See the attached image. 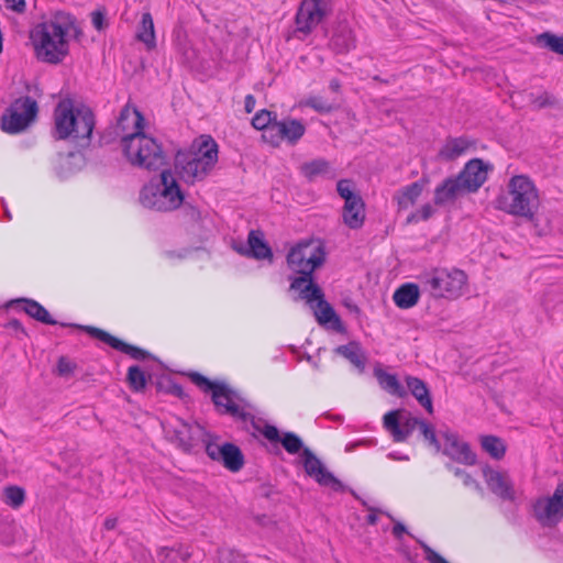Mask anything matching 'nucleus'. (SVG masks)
Masks as SVG:
<instances>
[{
    "label": "nucleus",
    "mask_w": 563,
    "mask_h": 563,
    "mask_svg": "<svg viewBox=\"0 0 563 563\" xmlns=\"http://www.w3.org/2000/svg\"><path fill=\"white\" fill-rule=\"evenodd\" d=\"M5 328L10 329V330L19 331L22 334L27 335L23 324L18 319L9 320L8 323L5 324Z\"/></svg>",
    "instance_id": "obj_54"
},
{
    "label": "nucleus",
    "mask_w": 563,
    "mask_h": 563,
    "mask_svg": "<svg viewBox=\"0 0 563 563\" xmlns=\"http://www.w3.org/2000/svg\"><path fill=\"white\" fill-rule=\"evenodd\" d=\"M180 207V217L186 234L194 244H202L207 239V232L202 224L201 211L189 202L183 201Z\"/></svg>",
    "instance_id": "obj_23"
},
{
    "label": "nucleus",
    "mask_w": 563,
    "mask_h": 563,
    "mask_svg": "<svg viewBox=\"0 0 563 563\" xmlns=\"http://www.w3.org/2000/svg\"><path fill=\"white\" fill-rule=\"evenodd\" d=\"M91 22L96 30L102 31L106 26V12L104 10H95L91 12Z\"/></svg>",
    "instance_id": "obj_52"
},
{
    "label": "nucleus",
    "mask_w": 563,
    "mask_h": 563,
    "mask_svg": "<svg viewBox=\"0 0 563 563\" xmlns=\"http://www.w3.org/2000/svg\"><path fill=\"white\" fill-rule=\"evenodd\" d=\"M482 449L488 453L494 460H501L505 454L507 446L504 440L496 435H482L481 437Z\"/></svg>",
    "instance_id": "obj_36"
},
{
    "label": "nucleus",
    "mask_w": 563,
    "mask_h": 563,
    "mask_svg": "<svg viewBox=\"0 0 563 563\" xmlns=\"http://www.w3.org/2000/svg\"><path fill=\"white\" fill-rule=\"evenodd\" d=\"M139 200L144 208L170 212L183 205L185 196L173 172L164 169L141 188Z\"/></svg>",
    "instance_id": "obj_8"
},
{
    "label": "nucleus",
    "mask_w": 563,
    "mask_h": 563,
    "mask_svg": "<svg viewBox=\"0 0 563 563\" xmlns=\"http://www.w3.org/2000/svg\"><path fill=\"white\" fill-rule=\"evenodd\" d=\"M134 121V130L121 137L123 156L133 166L146 170H158L167 164V156L162 144L144 132V117L137 110L125 106L118 118V128L125 130V122Z\"/></svg>",
    "instance_id": "obj_2"
},
{
    "label": "nucleus",
    "mask_w": 563,
    "mask_h": 563,
    "mask_svg": "<svg viewBox=\"0 0 563 563\" xmlns=\"http://www.w3.org/2000/svg\"><path fill=\"white\" fill-rule=\"evenodd\" d=\"M387 456H388V459L395 460V461H408L409 460V455L400 454L398 452H390V453H388Z\"/></svg>",
    "instance_id": "obj_60"
},
{
    "label": "nucleus",
    "mask_w": 563,
    "mask_h": 563,
    "mask_svg": "<svg viewBox=\"0 0 563 563\" xmlns=\"http://www.w3.org/2000/svg\"><path fill=\"white\" fill-rule=\"evenodd\" d=\"M336 191L339 196L344 199V202H349L361 197V195L355 191L354 181L347 178L340 179L336 183Z\"/></svg>",
    "instance_id": "obj_43"
},
{
    "label": "nucleus",
    "mask_w": 563,
    "mask_h": 563,
    "mask_svg": "<svg viewBox=\"0 0 563 563\" xmlns=\"http://www.w3.org/2000/svg\"><path fill=\"white\" fill-rule=\"evenodd\" d=\"M203 250L201 245H190L180 250H165L163 255L168 260H185L189 257L194 252Z\"/></svg>",
    "instance_id": "obj_47"
},
{
    "label": "nucleus",
    "mask_w": 563,
    "mask_h": 563,
    "mask_svg": "<svg viewBox=\"0 0 563 563\" xmlns=\"http://www.w3.org/2000/svg\"><path fill=\"white\" fill-rule=\"evenodd\" d=\"M406 390L412 395L418 404L428 412L433 413V401L430 388L421 378L407 375L405 377Z\"/></svg>",
    "instance_id": "obj_27"
},
{
    "label": "nucleus",
    "mask_w": 563,
    "mask_h": 563,
    "mask_svg": "<svg viewBox=\"0 0 563 563\" xmlns=\"http://www.w3.org/2000/svg\"><path fill=\"white\" fill-rule=\"evenodd\" d=\"M75 16L57 11L48 21L35 25L30 32L35 57L43 63L58 65L69 53L67 33L74 26Z\"/></svg>",
    "instance_id": "obj_4"
},
{
    "label": "nucleus",
    "mask_w": 563,
    "mask_h": 563,
    "mask_svg": "<svg viewBox=\"0 0 563 563\" xmlns=\"http://www.w3.org/2000/svg\"><path fill=\"white\" fill-rule=\"evenodd\" d=\"M233 249L240 255L257 261H272L274 257L273 250L265 241V235L262 230H251L247 235V243L234 245Z\"/></svg>",
    "instance_id": "obj_21"
},
{
    "label": "nucleus",
    "mask_w": 563,
    "mask_h": 563,
    "mask_svg": "<svg viewBox=\"0 0 563 563\" xmlns=\"http://www.w3.org/2000/svg\"><path fill=\"white\" fill-rule=\"evenodd\" d=\"M532 509L536 520L542 527H555L563 519V482L555 487L551 497L538 498Z\"/></svg>",
    "instance_id": "obj_15"
},
{
    "label": "nucleus",
    "mask_w": 563,
    "mask_h": 563,
    "mask_svg": "<svg viewBox=\"0 0 563 563\" xmlns=\"http://www.w3.org/2000/svg\"><path fill=\"white\" fill-rule=\"evenodd\" d=\"M71 29L75 31V37H76V38H79V36H81V35H82L81 30H80L78 26H76V21L74 22V26H71V27H70V30H71Z\"/></svg>",
    "instance_id": "obj_63"
},
{
    "label": "nucleus",
    "mask_w": 563,
    "mask_h": 563,
    "mask_svg": "<svg viewBox=\"0 0 563 563\" xmlns=\"http://www.w3.org/2000/svg\"><path fill=\"white\" fill-rule=\"evenodd\" d=\"M474 144V141L464 136L450 137L440 148L438 156L446 162H452L465 154Z\"/></svg>",
    "instance_id": "obj_31"
},
{
    "label": "nucleus",
    "mask_w": 563,
    "mask_h": 563,
    "mask_svg": "<svg viewBox=\"0 0 563 563\" xmlns=\"http://www.w3.org/2000/svg\"><path fill=\"white\" fill-rule=\"evenodd\" d=\"M420 298V288L415 283H406L399 286L393 299L395 305L400 309H409L416 306Z\"/></svg>",
    "instance_id": "obj_33"
},
{
    "label": "nucleus",
    "mask_w": 563,
    "mask_h": 563,
    "mask_svg": "<svg viewBox=\"0 0 563 563\" xmlns=\"http://www.w3.org/2000/svg\"><path fill=\"white\" fill-rule=\"evenodd\" d=\"M219 563H246V561L241 553L232 549H221L219 550Z\"/></svg>",
    "instance_id": "obj_48"
},
{
    "label": "nucleus",
    "mask_w": 563,
    "mask_h": 563,
    "mask_svg": "<svg viewBox=\"0 0 563 563\" xmlns=\"http://www.w3.org/2000/svg\"><path fill=\"white\" fill-rule=\"evenodd\" d=\"M419 428H420L421 434L423 435V439L428 442V444L430 446L434 448V450L437 452H440L441 443L437 437V432H435V429L433 428V426L431 423L427 422L424 419H422Z\"/></svg>",
    "instance_id": "obj_45"
},
{
    "label": "nucleus",
    "mask_w": 563,
    "mask_h": 563,
    "mask_svg": "<svg viewBox=\"0 0 563 563\" xmlns=\"http://www.w3.org/2000/svg\"><path fill=\"white\" fill-rule=\"evenodd\" d=\"M126 382L135 393L144 391L147 385V376L139 365H132L128 369Z\"/></svg>",
    "instance_id": "obj_39"
},
{
    "label": "nucleus",
    "mask_w": 563,
    "mask_h": 563,
    "mask_svg": "<svg viewBox=\"0 0 563 563\" xmlns=\"http://www.w3.org/2000/svg\"><path fill=\"white\" fill-rule=\"evenodd\" d=\"M421 549L426 555V559L429 563H450L442 555H440L437 551L430 548L427 543L419 541Z\"/></svg>",
    "instance_id": "obj_51"
},
{
    "label": "nucleus",
    "mask_w": 563,
    "mask_h": 563,
    "mask_svg": "<svg viewBox=\"0 0 563 563\" xmlns=\"http://www.w3.org/2000/svg\"><path fill=\"white\" fill-rule=\"evenodd\" d=\"M5 7L18 13H23L26 9L25 0H5Z\"/></svg>",
    "instance_id": "obj_53"
},
{
    "label": "nucleus",
    "mask_w": 563,
    "mask_h": 563,
    "mask_svg": "<svg viewBox=\"0 0 563 563\" xmlns=\"http://www.w3.org/2000/svg\"><path fill=\"white\" fill-rule=\"evenodd\" d=\"M20 303H23L22 310L29 317H31L32 319H34L41 323L48 324V325L59 324L63 328H76V329H79V330L86 332L90 336L108 344L112 349L129 355L133 360L157 361V357L155 355H153L151 352H148L142 347H139L136 345L126 343L123 340L112 335L111 333H109L100 328H97L93 325H81V324H77V323L58 322L57 320L52 318L48 310L43 305H41L40 302H37L34 299L25 298V297L11 299L10 301H8L5 307L11 308V307H13L15 305H20Z\"/></svg>",
    "instance_id": "obj_6"
},
{
    "label": "nucleus",
    "mask_w": 563,
    "mask_h": 563,
    "mask_svg": "<svg viewBox=\"0 0 563 563\" xmlns=\"http://www.w3.org/2000/svg\"><path fill=\"white\" fill-rule=\"evenodd\" d=\"M76 364L70 362L66 356H60L57 361V374L59 376H69L74 373Z\"/></svg>",
    "instance_id": "obj_50"
},
{
    "label": "nucleus",
    "mask_w": 563,
    "mask_h": 563,
    "mask_svg": "<svg viewBox=\"0 0 563 563\" xmlns=\"http://www.w3.org/2000/svg\"><path fill=\"white\" fill-rule=\"evenodd\" d=\"M342 219L343 223L352 230H357L363 227L365 221V202L362 197L344 202Z\"/></svg>",
    "instance_id": "obj_28"
},
{
    "label": "nucleus",
    "mask_w": 563,
    "mask_h": 563,
    "mask_svg": "<svg viewBox=\"0 0 563 563\" xmlns=\"http://www.w3.org/2000/svg\"><path fill=\"white\" fill-rule=\"evenodd\" d=\"M256 104V99L253 95H247L244 100V109L246 113H251Z\"/></svg>",
    "instance_id": "obj_57"
},
{
    "label": "nucleus",
    "mask_w": 563,
    "mask_h": 563,
    "mask_svg": "<svg viewBox=\"0 0 563 563\" xmlns=\"http://www.w3.org/2000/svg\"><path fill=\"white\" fill-rule=\"evenodd\" d=\"M302 104L312 108L314 111L321 114L330 113L333 110V106L319 96H311L307 98Z\"/></svg>",
    "instance_id": "obj_46"
},
{
    "label": "nucleus",
    "mask_w": 563,
    "mask_h": 563,
    "mask_svg": "<svg viewBox=\"0 0 563 563\" xmlns=\"http://www.w3.org/2000/svg\"><path fill=\"white\" fill-rule=\"evenodd\" d=\"M277 113L266 109L260 110L252 119L254 129L263 131V134L271 132L273 122H276Z\"/></svg>",
    "instance_id": "obj_41"
},
{
    "label": "nucleus",
    "mask_w": 563,
    "mask_h": 563,
    "mask_svg": "<svg viewBox=\"0 0 563 563\" xmlns=\"http://www.w3.org/2000/svg\"><path fill=\"white\" fill-rule=\"evenodd\" d=\"M56 175L59 179H66L68 174L63 170V168H56Z\"/></svg>",
    "instance_id": "obj_62"
},
{
    "label": "nucleus",
    "mask_w": 563,
    "mask_h": 563,
    "mask_svg": "<svg viewBox=\"0 0 563 563\" xmlns=\"http://www.w3.org/2000/svg\"><path fill=\"white\" fill-rule=\"evenodd\" d=\"M325 249L320 242L301 241L286 256L288 268L299 276H289V290H298L299 299L306 300L318 323L339 333L346 328L334 308L325 300L322 288L316 283L313 273L325 262Z\"/></svg>",
    "instance_id": "obj_1"
},
{
    "label": "nucleus",
    "mask_w": 563,
    "mask_h": 563,
    "mask_svg": "<svg viewBox=\"0 0 563 563\" xmlns=\"http://www.w3.org/2000/svg\"><path fill=\"white\" fill-rule=\"evenodd\" d=\"M305 132L306 126L300 120L287 117L283 120L276 119V122H273L271 132L262 134V139L274 147H278L283 141L295 145L303 136Z\"/></svg>",
    "instance_id": "obj_17"
},
{
    "label": "nucleus",
    "mask_w": 563,
    "mask_h": 563,
    "mask_svg": "<svg viewBox=\"0 0 563 563\" xmlns=\"http://www.w3.org/2000/svg\"><path fill=\"white\" fill-rule=\"evenodd\" d=\"M368 510H369V514L366 517V522L371 526H375L378 521V516H377L378 510L374 507H368Z\"/></svg>",
    "instance_id": "obj_58"
},
{
    "label": "nucleus",
    "mask_w": 563,
    "mask_h": 563,
    "mask_svg": "<svg viewBox=\"0 0 563 563\" xmlns=\"http://www.w3.org/2000/svg\"><path fill=\"white\" fill-rule=\"evenodd\" d=\"M329 47L335 54H346L355 47V37L347 22L340 21L334 26Z\"/></svg>",
    "instance_id": "obj_26"
},
{
    "label": "nucleus",
    "mask_w": 563,
    "mask_h": 563,
    "mask_svg": "<svg viewBox=\"0 0 563 563\" xmlns=\"http://www.w3.org/2000/svg\"><path fill=\"white\" fill-rule=\"evenodd\" d=\"M170 434V442L175 443L184 453H192L198 442L208 439L210 432L206 431L199 423L190 424L178 418L176 423L167 431Z\"/></svg>",
    "instance_id": "obj_16"
},
{
    "label": "nucleus",
    "mask_w": 563,
    "mask_h": 563,
    "mask_svg": "<svg viewBox=\"0 0 563 563\" xmlns=\"http://www.w3.org/2000/svg\"><path fill=\"white\" fill-rule=\"evenodd\" d=\"M258 522L263 526H266L268 522H271V519L267 516H263L262 518H258Z\"/></svg>",
    "instance_id": "obj_64"
},
{
    "label": "nucleus",
    "mask_w": 563,
    "mask_h": 563,
    "mask_svg": "<svg viewBox=\"0 0 563 563\" xmlns=\"http://www.w3.org/2000/svg\"><path fill=\"white\" fill-rule=\"evenodd\" d=\"M488 489L503 500L512 501L516 498L514 483L507 472L492 468L488 464L482 468Z\"/></svg>",
    "instance_id": "obj_20"
},
{
    "label": "nucleus",
    "mask_w": 563,
    "mask_h": 563,
    "mask_svg": "<svg viewBox=\"0 0 563 563\" xmlns=\"http://www.w3.org/2000/svg\"><path fill=\"white\" fill-rule=\"evenodd\" d=\"M191 556V553L183 545L163 547L157 553L161 563H183Z\"/></svg>",
    "instance_id": "obj_35"
},
{
    "label": "nucleus",
    "mask_w": 563,
    "mask_h": 563,
    "mask_svg": "<svg viewBox=\"0 0 563 563\" xmlns=\"http://www.w3.org/2000/svg\"><path fill=\"white\" fill-rule=\"evenodd\" d=\"M439 433L444 440L443 449H441L444 455L464 465L472 466L476 464V454L472 451L467 442L460 440L456 432L445 428V430H440Z\"/></svg>",
    "instance_id": "obj_19"
},
{
    "label": "nucleus",
    "mask_w": 563,
    "mask_h": 563,
    "mask_svg": "<svg viewBox=\"0 0 563 563\" xmlns=\"http://www.w3.org/2000/svg\"><path fill=\"white\" fill-rule=\"evenodd\" d=\"M445 467L449 471L453 472V474L456 477L462 478L463 484L465 486L474 487L477 492L483 493V487L481 486V484L470 473H467L465 470H463L461 467H457V466H454L452 463H446Z\"/></svg>",
    "instance_id": "obj_44"
},
{
    "label": "nucleus",
    "mask_w": 563,
    "mask_h": 563,
    "mask_svg": "<svg viewBox=\"0 0 563 563\" xmlns=\"http://www.w3.org/2000/svg\"><path fill=\"white\" fill-rule=\"evenodd\" d=\"M218 440L219 437L212 433H210L208 439H202L206 454L232 473L241 471L245 463L242 450L232 442L219 444Z\"/></svg>",
    "instance_id": "obj_12"
},
{
    "label": "nucleus",
    "mask_w": 563,
    "mask_h": 563,
    "mask_svg": "<svg viewBox=\"0 0 563 563\" xmlns=\"http://www.w3.org/2000/svg\"><path fill=\"white\" fill-rule=\"evenodd\" d=\"M25 500V492L20 486H8L4 489V501L7 505L16 509L23 505Z\"/></svg>",
    "instance_id": "obj_42"
},
{
    "label": "nucleus",
    "mask_w": 563,
    "mask_h": 563,
    "mask_svg": "<svg viewBox=\"0 0 563 563\" xmlns=\"http://www.w3.org/2000/svg\"><path fill=\"white\" fill-rule=\"evenodd\" d=\"M428 183V177H421L417 181L397 190L395 199L397 200L399 209H408L410 206H413Z\"/></svg>",
    "instance_id": "obj_29"
},
{
    "label": "nucleus",
    "mask_w": 563,
    "mask_h": 563,
    "mask_svg": "<svg viewBox=\"0 0 563 563\" xmlns=\"http://www.w3.org/2000/svg\"><path fill=\"white\" fill-rule=\"evenodd\" d=\"M300 170L309 181H313L319 176L328 179L335 177V170L331 167L330 162L324 158L306 162L300 166Z\"/></svg>",
    "instance_id": "obj_32"
},
{
    "label": "nucleus",
    "mask_w": 563,
    "mask_h": 563,
    "mask_svg": "<svg viewBox=\"0 0 563 563\" xmlns=\"http://www.w3.org/2000/svg\"><path fill=\"white\" fill-rule=\"evenodd\" d=\"M187 151L199 158L202 166L210 173L218 163L219 147L211 135L203 134L195 139Z\"/></svg>",
    "instance_id": "obj_24"
},
{
    "label": "nucleus",
    "mask_w": 563,
    "mask_h": 563,
    "mask_svg": "<svg viewBox=\"0 0 563 563\" xmlns=\"http://www.w3.org/2000/svg\"><path fill=\"white\" fill-rule=\"evenodd\" d=\"M303 468L306 474L312 477L320 486L329 487L336 493L349 492L354 498L361 500L356 492L336 478L310 449L303 451Z\"/></svg>",
    "instance_id": "obj_14"
},
{
    "label": "nucleus",
    "mask_w": 563,
    "mask_h": 563,
    "mask_svg": "<svg viewBox=\"0 0 563 563\" xmlns=\"http://www.w3.org/2000/svg\"><path fill=\"white\" fill-rule=\"evenodd\" d=\"M374 376L376 377L379 386L393 396L404 398L408 395L406 388L400 384L395 374L387 373L379 366L374 368Z\"/></svg>",
    "instance_id": "obj_34"
},
{
    "label": "nucleus",
    "mask_w": 563,
    "mask_h": 563,
    "mask_svg": "<svg viewBox=\"0 0 563 563\" xmlns=\"http://www.w3.org/2000/svg\"><path fill=\"white\" fill-rule=\"evenodd\" d=\"M433 207L430 203H426L419 210L408 216L407 222H418L419 220L427 221L433 216Z\"/></svg>",
    "instance_id": "obj_49"
},
{
    "label": "nucleus",
    "mask_w": 563,
    "mask_h": 563,
    "mask_svg": "<svg viewBox=\"0 0 563 563\" xmlns=\"http://www.w3.org/2000/svg\"><path fill=\"white\" fill-rule=\"evenodd\" d=\"M156 388L158 391H164L166 394L178 397L179 399H184L187 397V394L184 391L181 385L176 383L170 376L162 375L157 378Z\"/></svg>",
    "instance_id": "obj_40"
},
{
    "label": "nucleus",
    "mask_w": 563,
    "mask_h": 563,
    "mask_svg": "<svg viewBox=\"0 0 563 563\" xmlns=\"http://www.w3.org/2000/svg\"><path fill=\"white\" fill-rule=\"evenodd\" d=\"M137 38L146 44L148 48L155 46L154 22L150 12L142 14Z\"/></svg>",
    "instance_id": "obj_37"
},
{
    "label": "nucleus",
    "mask_w": 563,
    "mask_h": 563,
    "mask_svg": "<svg viewBox=\"0 0 563 563\" xmlns=\"http://www.w3.org/2000/svg\"><path fill=\"white\" fill-rule=\"evenodd\" d=\"M400 410H391L384 415L383 426L390 433L395 442H405L420 426L421 418L408 417L402 422L399 420Z\"/></svg>",
    "instance_id": "obj_22"
},
{
    "label": "nucleus",
    "mask_w": 563,
    "mask_h": 563,
    "mask_svg": "<svg viewBox=\"0 0 563 563\" xmlns=\"http://www.w3.org/2000/svg\"><path fill=\"white\" fill-rule=\"evenodd\" d=\"M117 522H118V519L115 517H108L104 522H103V527L104 529L107 530H112L115 528L117 526Z\"/></svg>",
    "instance_id": "obj_59"
},
{
    "label": "nucleus",
    "mask_w": 563,
    "mask_h": 563,
    "mask_svg": "<svg viewBox=\"0 0 563 563\" xmlns=\"http://www.w3.org/2000/svg\"><path fill=\"white\" fill-rule=\"evenodd\" d=\"M263 437L271 443H280L286 452L289 454H297L301 451V459L303 460V451L307 449L302 439L292 431H285L280 434L277 427L265 423Z\"/></svg>",
    "instance_id": "obj_25"
},
{
    "label": "nucleus",
    "mask_w": 563,
    "mask_h": 563,
    "mask_svg": "<svg viewBox=\"0 0 563 563\" xmlns=\"http://www.w3.org/2000/svg\"><path fill=\"white\" fill-rule=\"evenodd\" d=\"M466 282V274L457 268H434L421 277L423 289L434 298H459L463 294Z\"/></svg>",
    "instance_id": "obj_10"
},
{
    "label": "nucleus",
    "mask_w": 563,
    "mask_h": 563,
    "mask_svg": "<svg viewBox=\"0 0 563 563\" xmlns=\"http://www.w3.org/2000/svg\"><path fill=\"white\" fill-rule=\"evenodd\" d=\"M53 118L54 140L69 141L79 148L90 145L96 120L89 107L85 104L76 107L73 99L64 98L56 104Z\"/></svg>",
    "instance_id": "obj_5"
},
{
    "label": "nucleus",
    "mask_w": 563,
    "mask_h": 563,
    "mask_svg": "<svg viewBox=\"0 0 563 563\" xmlns=\"http://www.w3.org/2000/svg\"><path fill=\"white\" fill-rule=\"evenodd\" d=\"M536 41L541 47L563 56V34L558 35L547 31L537 35Z\"/></svg>",
    "instance_id": "obj_38"
},
{
    "label": "nucleus",
    "mask_w": 563,
    "mask_h": 563,
    "mask_svg": "<svg viewBox=\"0 0 563 563\" xmlns=\"http://www.w3.org/2000/svg\"><path fill=\"white\" fill-rule=\"evenodd\" d=\"M405 533H408L407 528L401 522H396L393 527V534L396 539H401Z\"/></svg>",
    "instance_id": "obj_56"
},
{
    "label": "nucleus",
    "mask_w": 563,
    "mask_h": 563,
    "mask_svg": "<svg viewBox=\"0 0 563 563\" xmlns=\"http://www.w3.org/2000/svg\"><path fill=\"white\" fill-rule=\"evenodd\" d=\"M494 165L482 158L470 159L456 176L445 178L434 190L433 201L437 206L453 202L465 194L476 192L487 180L488 172Z\"/></svg>",
    "instance_id": "obj_7"
},
{
    "label": "nucleus",
    "mask_w": 563,
    "mask_h": 563,
    "mask_svg": "<svg viewBox=\"0 0 563 563\" xmlns=\"http://www.w3.org/2000/svg\"><path fill=\"white\" fill-rule=\"evenodd\" d=\"M188 377L203 393L211 394V400L218 413L230 416L236 421L250 422L252 428L263 435L266 422L255 417V406L239 390L224 382L211 380L198 372H190Z\"/></svg>",
    "instance_id": "obj_3"
},
{
    "label": "nucleus",
    "mask_w": 563,
    "mask_h": 563,
    "mask_svg": "<svg viewBox=\"0 0 563 563\" xmlns=\"http://www.w3.org/2000/svg\"><path fill=\"white\" fill-rule=\"evenodd\" d=\"M494 206L509 214L532 220L539 206L538 190L528 176H512L508 183V191L498 195Z\"/></svg>",
    "instance_id": "obj_9"
},
{
    "label": "nucleus",
    "mask_w": 563,
    "mask_h": 563,
    "mask_svg": "<svg viewBox=\"0 0 563 563\" xmlns=\"http://www.w3.org/2000/svg\"><path fill=\"white\" fill-rule=\"evenodd\" d=\"M38 104L30 96L16 98L1 115V129L9 134L26 130L37 118Z\"/></svg>",
    "instance_id": "obj_11"
},
{
    "label": "nucleus",
    "mask_w": 563,
    "mask_h": 563,
    "mask_svg": "<svg viewBox=\"0 0 563 563\" xmlns=\"http://www.w3.org/2000/svg\"><path fill=\"white\" fill-rule=\"evenodd\" d=\"M334 353L349 360L360 373H364L367 356L358 341H350L347 344L339 345Z\"/></svg>",
    "instance_id": "obj_30"
},
{
    "label": "nucleus",
    "mask_w": 563,
    "mask_h": 563,
    "mask_svg": "<svg viewBox=\"0 0 563 563\" xmlns=\"http://www.w3.org/2000/svg\"><path fill=\"white\" fill-rule=\"evenodd\" d=\"M331 12V0H301L295 18L296 31L310 34Z\"/></svg>",
    "instance_id": "obj_13"
},
{
    "label": "nucleus",
    "mask_w": 563,
    "mask_h": 563,
    "mask_svg": "<svg viewBox=\"0 0 563 563\" xmlns=\"http://www.w3.org/2000/svg\"><path fill=\"white\" fill-rule=\"evenodd\" d=\"M329 88L333 92H339L341 89V82L338 78H333L330 80Z\"/></svg>",
    "instance_id": "obj_61"
},
{
    "label": "nucleus",
    "mask_w": 563,
    "mask_h": 563,
    "mask_svg": "<svg viewBox=\"0 0 563 563\" xmlns=\"http://www.w3.org/2000/svg\"><path fill=\"white\" fill-rule=\"evenodd\" d=\"M275 494L274 487L268 484H263L258 487V495L264 498H271Z\"/></svg>",
    "instance_id": "obj_55"
},
{
    "label": "nucleus",
    "mask_w": 563,
    "mask_h": 563,
    "mask_svg": "<svg viewBox=\"0 0 563 563\" xmlns=\"http://www.w3.org/2000/svg\"><path fill=\"white\" fill-rule=\"evenodd\" d=\"M175 173L186 184L203 180L210 172L202 166L200 159L187 150H178L174 158Z\"/></svg>",
    "instance_id": "obj_18"
}]
</instances>
